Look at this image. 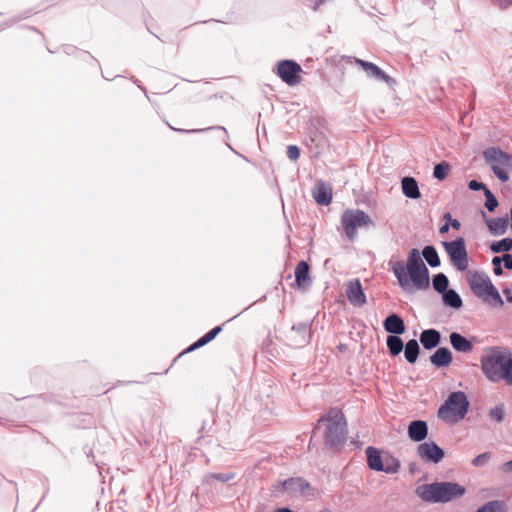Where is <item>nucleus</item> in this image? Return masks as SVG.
I'll return each instance as SVG.
<instances>
[{
	"label": "nucleus",
	"instance_id": "18",
	"mask_svg": "<svg viewBox=\"0 0 512 512\" xmlns=\"http://www.w3.org/2000/svg\"><path fill=\"white\" fill-rule=\"evenodd\" d=\"M450 343L453 349L460 353H470L472 352L474 346L472 341L468 340L461 334L457 332H452L449 336Z\"/></svg>",
	"mask_w": 512,
	"mask_h": 512
},
{
	"label": "nucleus",
	"instance_id": "24",
	"mask_svg": "<svg viewBox=\"0 0 512 512\" xmlns=\"http://www.w3.org/2000/svg\"><path fill=\"white\" fill-rule=\"evenodd\" d=\"M486 224L489 228V231L493 235H502L506 232L507 226H508V219L507 218H492L487 219Z\"/></svg>",
	"mask_w": 512,
	"mask_h": 512
},
{
	"label": "nucleus",
	"instance_id": "27",
	"mask_svg": "<svg viewBox=\"0 0 512 512\" xmlns=\"http://www.w3.org/2000/svg\"><path fill=\"white\" fill-rule=\"evenodd\" d=\"M235 478V473H208L203 477V485H212L213 480H217L223 483L229 482Z\"/></svg>",
	"mask_w": 512,
	"mask_h": 512
},
{
	"label": "nucleus",
	"instance_id": "31",
	"mask_svg": "<svg viewBox=\"0 0 512 512\" xmlns=\"http://www.w3.org/2000/svg\"><path fill=\"white\" fill-rule=\"evenodd\" d=\"M422 255L431 267H438L440 265L438 253L433 246L424 247Z\"/></svg>",
	"mask_w": 512,
	"mask_h": 512
},
{
	"label": "nucleus",
	"instance_id": "45",
	"mask_svg": "<svg viewBox=\"0 0 512 512\" xmlns=\"http://www.w3.org/2000/svg\"><path fill=\"white\" fill-rule=\"evenodd\" d=\"M502 260L504 262L505 268L508 270H512V255L505 254Z\"/></svg>",
	"mask_w": 512,
	"mask_h": 512
},
{
	"label": "nucleus",
	"instance_id": "21",
	"mask_svg": "<svg viewBox=\"0 0 512 512\" xmlns=\"http://www.w3.org/2000/svg\"><path fill=\"white\" fill-rule=\"evenodd\" d=\"M440 340V332L435 329L424 330L420 335V342L427 350L435 348L440 343Z\"/></svg>",
	"mask_w": 512,
	"mask_h": 512
},
{
	"label": "nucleus",
	"instance_id": "36",
	"mask_svg": "<svg viewBox=\"0 0 512 512\" xmlns=\"http://www.w3.org/2000/svg\"><path fill=\"white\" fill-rule=\"evenodd\" d=\"M484 194H485V198H486L485 207L491 212L494 211L495 208L498 206V201H497L496 197L493 195V193L489 189H485Z\"/></svg>",
	"mask_w": 512,
	"mask_h": 512
},
{
	"label": "nucleus",
	"instance_id": "57",
	"mask_svg": "<svg viewBox=\"0 0 512 512\" xmlns=\"http://www.w3.org/2000/svg\"><path fill=\"white\" fill-rule=\"evenodd\" d=\"M37 399H44L45 401L49 399L51 401V397L44 394L39 395Z\"/></svg>",
	"mask_w": 512,
	"mask_h": 512
},
{
	"label": "nucleus",
	"instance_id": "58",
	"mask_svg": "<svg viewBox=\"0 0 512 512\" xmlns=\"http://www.w3.org/2000/svg\"><path fill=\"white\" fill-rule=\"evenodd\" d=\"M318 512H331V510H329V509L325 508V509H322V510H320V511H318Z\"/></svg>",
	"mask_w": 512,
	"mask_h": 512
},
{
	"label": "nucleus",
	"instance_id": "34",
	"mask_svg": "<svg viewBox=\"0 0 512 512\" xmlns=\"http://www.w3.org/2000/svg\"><path fill=\"white\" fill-rule=\"evenodd\" d=\"M292 330L302 338V344L307 343L310 339V327L306 323H298L293 326Z\"/></svg>",
	"mask_w": 512,
	"mask_h": 512
},
{
	"label": "nucleus",
	"instance_id": "42",
	"mask_svg": "<svg viewBox=\"0 0 512 512\" xmlns=\"http://www.w3.org/2000/svg\"><path fill=\"white\" fill-rule=\"evenodd\" d=\"M501 261H502V259L500 257H494L492 259V264L494 266V273L498 276L502 275V273H503V270L501 268Z\"/></svg>",
	"mask_w": 512,
	"mask_h": 512
},
{
	"label": "nucleus",
	"instance_id": "15",
	"mask_svg": "<svg viewBox=\"0 0 512 512\" xmlns=\"http://www.w3.org/2000/svg\"><path fill=\"white\" fill-rule=\"evenodd\" d=\"M346 296L353 306L362 307L366 303V295L359 279H353L347 282Z\"/></svg>",
	"mask_w": 512,
	"mask_h": 512
},
{
	"label": "nucleus",
	"instance_id": "12",
	"mask_svg": "<svg viewBox=\"0 0 512 512\" xmlns=\"http://www.w3.org/2000/svg\"><path fill=\"white\" fill-rule=\"evenodd\" d=\"M301 66L293 60H281L277 64V75L289 86H295L301 82Z\"/></svg>",
	"mask_w": 512,
	"mask_h": 512
},
{
	"label": "nucleus",
	"instance_id": "60",
	"mask_svg": "<svg viewBox=\"0 0 512 512\" xmlns=\"http://www.w3.org/2000/svg\"><path fill=\"white\" fill-rule=\"evenodd\" d=\"M511 229H512V209H511Z\"/></svg>",
	"mask_w": 512,
	"mask_h": 512
},
{
	"label": "nucleus",
	"instance_id": "29",
	"mask_svg": "<svg viewBox=\"0 0 512 512\" xmlns=\"http://www.w3.org/2000/svg\"><path fill=\"white\" fill-rule=\"evenodd\" d=\"M419 344L415 339L409 340L405 345V358L409 363L416 362L419 355Z\"/></svg>",
	"mask_w": 512,
	"mask_h": 512
},
{
	"label": "nucleus",
	"instance_id": "59",
	"mask_svg": "<svg viewBox=\"0 0 512 512\" xmlns=\"http://www.w3.org/2000/svg\"><path fill=\"white\" fill-rule=\"evenodd\" d=\"M199 130H195V129H192V130H189L188 132H198Z\"/></svg>",
	"mask_w": 512,
	"mask_h": 512
},
{
	"label": "nucleus",
	"instance_id": "47",
	"mask_svg": "<svg viewBox=\"0 0 512 512\" xmlns=\"http://www.w3.org/2000/svg\"><path fill=\"white\" fill-rule=\"evenodd\" d=\"M92 420H93V418L90 415H86L82 424L78 425V427L88 428L92 424Z\"/></svg>",
	"mask_w": 512,
	"mask_h": 512
},
{
	"label": "nucleus",
	"instance_id": "35",
	"mask_svg": "<svg viewBox=\"0 0 512 512\" xmlns=\"http://www.w3.org/2000/svg\"><path fill=\"white\" fill-rule=\"evenodd\" d=\"M450 166L446 162H441L434 167L433 176L438 180H444L449 172Z\"/></svg>",
	"mask_w": 512,
	"mask_h": 512
},
{
	"label": "nucleus",
	"instance_id": "49",
	"mask_svg": "<svg viewBox=\"0 0 512 512\" xmlns=\"http://www.w3.org/2000/svg\"><path fill=\"white\" fill-rule=\"evenodd\" d=\"M449 225H451V227L455 230H458L460 229V222L457 220V219H452L450 222H449Z\"/></svg>",
	"mask_w": 512,
	"mask_h": 512
},
{
	"label": "nucleus",
	"instance_id": "8",
	"mask_svg": "<svg viewBox=\"0 0 512 512\" xmlns=\"http://www.w3.org/2000/svg\"><path fill=\"white\" fill-rule=\"evenodd\" d=\"M341 224L348 239L353 241L357 236V228L373 225V222L363 210L347 209L342 214Z\"/></svg>",
	"mask_w": 512,
	"mask_h": 512
},
{
	"label": "nucleus",
	"instance_id": "23",
	"mask_svg": "<svg viewBox=\"0 0 512 512\" xmlns=\"http://www.w3.org/2000/svg\"><path fill=\"white\" fill-rule=\"evenodd\" d=\"M403 194L410 199H418L421 196L418 183L413 177H404L401 181Z\"/></svg>",
	"mask_w": 512,
	"mask_h": 512
},
{
	"label": "nucleus",
	"instance_id": "26",
	"mask_svg": "<svg viewBox=\"0 0 512 512\" xmlns=\"http://www.w3.org/2000/svg\"><path fill=\"white\" fill-rule=\"evenodd\" d=\"M222 331L221 326H216L215 328L211 329L208 333H206L204 336H202L200 339H198L195 343H193L187 351H193L195 349H198L210 341H212L220 332Z\"/></svg>",
	"mask_w": 512,
	"mask_h": 512
},
{
	"label": "nucleus",
	"instance_id": "13",
	"mask_svg": "<svg viewBox=\"0 0 512 512\" xmlns=\"http://www.w3.org/2000/svg\"><path fill=\"white\" fill-rule=\"evenodd\" d=\"M417 455L427 463H439L444 458V450L435 442H425L417 447Z\"/></svg>",
	"mask_w": 512,
	"mask_h": 512
},
{
	"label": "nucleus",
	"instance_id": "52",
	"mask_svg": "<svg viewBox=\"0 0 512 512\" xmlns=\"http://www.w3.org/2000/svg\"><path fill=\"white\" fill-rule=\"evenodd\" d=\"M502 469L505 471V472H509L512 470V460L511 461H508L506 463L503 464L502 466Z\"/></svg>",
	"mask_w": 512,
	"mask_h": 512
},
{
	"label": "nucleus",
	"instance_id": "46",
	"mask_svg": "<svg viewBox=\"0 0 512 512\" xmlns=\"http://www.w3.org/2000/svg\"><path fill=\"white\" fill-rule=\"evenodd\" d=\"M80 50H78L75 46H72V45H66L64 47V52L67 54V55H73L75 54V56L78 54Z\"/></svg>",
	"mask_w": 512,
	"mask_h": 512
},
{
	"label": "nucleus",
	"instance_id": "28",
	"mask_svg": "<svg viewBox=\"0 0 512 512\" xmlns=\"http://www.w3.org/2000/svg\"><path fill=\"white\" fill-rule=\"evenodd\" d=\"M475 512H508V506L502 500H492L482 505Z\"/></svg>",
	"mask_w": 512,
	"mask_h": 512
},
{
	"label": "nucleus",
	"instance_id": "39",
	"mask_svg": "<svg viewBox=\"0 0 512 512\" xmlns=\"http://www.w3.org/2000/svg\"><path fill=\"white\" fill-rule=\"evenodd\" d=\"M286 154L290 160L296 161L300 157V149L296 145H289Z\"/></svg>",
	"mask_w": 512,
	"mask_h": 512
},
{
	"label": "nucleus",
	"instance_id": "30",
	"mask_svg": "<svg viewBox=\"0 0 512 512\" xmlns=\"http://www.w3.org/2000/svg\"><path fill=\"white\" fill-rule=\"evenodd\" d=\"M432 285L434 290L440 294H443L449 290V280L443 273H438L433 277Z\"/></svg>",
	"mask_w": 512,
	"mask_h": 512
},
{
	"label": "nucleus",
	"instance_id": "56",
	"mask_svg": "<svg viewBox=\"0 0 512 512\" xmlns=\"http://www.w3.org/2000/svg\"><path fill=\"white\" fill-rule=\"evenodd\" d=\"M274 512H294V511L290 510L289 508H279V509H276Z\"/></svg>",
	"mask_w": 512,
	"mask_h": 512
},
{
	"label": "nucleus",
	"instance_id": "37",
	"mask_svg": "<svg viewBox=\"0 0 512 512\" xmlns=\"http://www.w3.org/2000/svg\"><path fill=\"white\" fill-rule=\"evenodd\" d=\"M490 458H491V454L489 452H485V453H482V454L476 456L472 460V464L475 467H482V466H485L488 463Z\"/></svg>",
	"mask_w": 512,
	"mask_h": 512
},
{
	"label": "nucleus",
	"instance_id": "16",
	"mask_svg": "<svg viewBox=\"0 0 512 512\" xmlns=\"http://www.w3.org/2000/svg\"><path fill=\"white\" fill-rule=\"evenodd\" d=\"M312 194L315 201L320 205H329L332 201V187L323 181L316 183Z\"/></svg>",
	"mask_w": 512,
	"mask_h": 512
},
{
	"label": "nucleus",
	"instance_id": "9",
	"mask_svg": "<svg viewBox=\"0 0 512 512\" xmlns=\"http://www.w3.org/2000/svg\"><path fill=\"white\" fill-rule=\"evenodd\" d=\"M443 246L450 258L451 263L459 270L465 271L468 268V255L465 241L459 237L450 242H443Z\"/></svg>",
	"mask_w": 512,
	"mask_h": 512
},
{
	"label": "nucleus",
	"instance_id": "14",
	"mask_svg": "<svg viewBox=\"0 0 512 512\" xmlns=\"http://www.w3.org/2000/svg\"><path fill=\"white\" fill-rule=\"evenodd\" d=\"M355 64L361 67L369 78L385 82L389 85L395 83L392 77H390L379 66L375 65L372 62L355 58Z\"/></svg>",
	"mask_w": 512,
	"mask_h": 512
},
{
	"label": "nucleus",
	"instance_id": "32",
	"mask_svg": "<svg viewBox=\"0 0 512 512\" xmlns=\"http://www.w3.org/2000/svg\"><path fill=\"white\" fill-rule=\"evenodd\" d=\"M387 347L393 356L398 355L403 350V341L397 335H389L387 337Z\"/></svg>",
	"mask_w": 512,
	"mask_h": 512
},
{
	"label": "nucleus",
	"instance_id": "43",
	"mask_svg": "<svg viewBox=\"0 0 512 512\" xmlns=\"http://www.w3.org/2000/svg\"><path fill=\"white\" fill-rule=\"evenodd\" d=\"M505 383L512 387V355L509 361L508 370L506 371Z\"/></svg>",
	"mask_w": 512,
	"mask_h": 512
},
{
	"label": "nucleus",
	"instance_id": "22",
	"mask_svg": "<svg viewBox=\"0 0 512 512\" xmlns=\"http://www.w3.org/2000/svg\"><path fill=\"white\" fill-rule=\"evenodd\" d=\"M452 353L448 348L441 347L430 357V361L436 367H446L452 362Z\"/></svg>",
	"mask_w": 512,
	"mask_h": 512
},
{
	"label": "nucleus",
	"instance_id": "54",
	"mask_svg": "<svg viewBox=\"0 0 512 512\" xmlns=\"http://www.w3.org/2000/svg\"><path fill=\"white\" fill-rule=\"evenodd\" d=\"M326 0H316L313 9L317 10Z\"/></svg>",
	"mask_w": 512,
	"mask_h": 512
},
{
	"label": "nucleus",
	"instance_id": "53",
	"mask_svg": "<svg viewBox=\"0 0 512 512\" xmlns=\"http://www.w3.org/2000/svg\"><path fill=\"white\" fill-rule=\"evenodd\" d=\"M449 226V223L444 224L443 226L440 227L439 232L441 234L447 233L449 231Z\"/></svg>",
	"mask_w": 512,
	"mask_h": 512
},
{
	"label": "nucleus",
	"instance_id": "25",
	"mask_svg": "<svg viewBox=\"0 0 512 512\" xmlns=\"http://www.w3.org/2000/svg\"><path fill=\"white\" fill-rule=\"evenodd\" d=\"M442 299L445 306L453 309H460L463 305L460 295L453 289H449L443 293Z\"/></svg>",
	"mask_w": 512,
	"mask_h": 512
},
{
	"label": "nucleus",
	"instance_id": "5",
	"mask_svg": "<svg viewBox=\"0 0 512 512\" xmlns=\"http://www.w3.org/2000/svg\"><path fill=\"white\" fill-rule=\"evenodd\" d=\"M326 423L324 433L325 444L330 447H338L345 443L347 423L344 415L338 410H331L325 417L319 419V424Z\"/></svg>",
	"mask_w": 512,
	"mask_h": 512
},
{
	"label": "nucleus",
	"instance_id": "17",
	"mask_svg": "<svg viewBox=\"0 0 512 512\" xmlns=\"http://www.w3.org/2000/svg\"><path fill=\"white\" fill-rule=\"evenodd\" d=\"M427 423L422 420L412 421L408 426L409 438L413 441L420 442L427 437Z\"/></svg>",
	"mask_w": 512,
	"mask_h": 512
},
{
	"label": "nucleus",
	"instance_id": "38",
	"mask_svg": "<svg viewBox=\"0 0 512 512\" xmlns=\"http://www.w3.org/2000/svg\"><path fill=\"white\" fill-rule=\"evenodd\" d=\"M490 417L497 422H502L504 419L505 411L503 405H498L490 410Z\"/></svg>",
	"mask_w": 512,
	"mask_h": 512
},
{
	"label": "nucleus",
	"instance_id": "48",
	"mask_svg": "<svg viewBox=\"0 0 512 512\" xmlns=\"http://www.w3.org/2000/svg\"><path fill=\"white\" fill-rule=\"evenodd\" d=\"M84 451H85V454L87 455V457H91L92 458V461L94 462L95 461V457H94V454H93V448L92 447H87L85 446L84 447Z\"/></svg>",
	"mask_w": 512,
	"mask_h": 512
},
{
	"label": "nucleus",
	"instance_id": "7",
	"mask_svg": "<svg viewBox=\"0 0 512 512\" xmlns=\"http://www.w3.org/2000/svg\"><path fill=\"white\" fill-rule=\"evenodd\" d=\"M483 156L497 178L502 182H507L512 170V156L496 147L487 148L483 152Z\"/></svg>",
	"mask_w": 512,
	"mask_h": 512
},
{
	"label": "nucleus",
	"instance_id": "1",
	"mask_svg": "<svg viewBox=\"0 0 512 512\" xmlns=\"http://www.w3.org/2000/svg\"><path fill=\"white\" fill-rule=\"evenodd\" d=\"M391 269L400 287L407 292H412L413 288L425 290L429 287V271L418 249L409 252L406 264L400 260L391 262Z\"/></svg>",
	"mask_w": 512,
	"mask_h": 512
},
{
	"label": "nucleus",
	"instance_id": "50",
	"mask_svg": "<svg viewBox=\"0 0 512 512\" xmlns=\"http://www.w3.org/2000/svg\"><path fill=\"white\" fill-rule=\"evenodd\" d=\"M49 493V487H46L45 489V492L43 494V496L41 497L40 501L38 502V504L35 506V508L33 509V511L37 510L38 507L41 505V503L43 502V500L45 499V497L47 496V494Z\"/></svg>",
	"mask_w": 512,
	"mask_h": 512
},
{
	"label": "nucleus",
	"instance_id": "3",
	"mask_svg": "<svg viewBox=\"0 0 512 512\" xmlns=\"http://www.w3.org/2000/svg\"><path fill=\"white\" fill-rule=\"evenodd\" d=\"M464 493L465 488L453 482H435L416 488V495L428 503H446L460 498Z\"/></svg>",
	"mask_w": 512,
	"mask_h": 512
},
{
	"label": "nucleus",
	"instance_id": "6",
	"mask_svg": "<svg viewBox=\"0 0 512 512\" xmlns=\"http://www.w3.org/2000/svg\"><path fill=\"white\" fill-rule=\"evenodd\" d=\"M469 401L462 391L452 392L438 409V417L447 423H457L465 418Z\"/></svg>",
	"mask_w": 512,
	"mask_h": 512
},
{
	"label": "nucleus",
	"instance_id": "33",
	"mask_svg": "<svg viewBox=\"0 0 512 512\" xmlns=\"http://www.w3.org/2000/svg\"><path fill=\"white\" fill-rule=\"evenodd\" d=\"M512 248V239L504 238L500 241L493 242L490 249L494 253L508 252Z\"/></svg>",
	"mask_w": 512,
	"mask_h": 512
},
{
	"label": "nucleus",
	"instance_id": "10",
	"mask_svg": "<svg viewBox=\"0 0 512 512\" xmlns=\"http://www.w3.org/2000/svg\"><path fill=\"white\" fill-rule=\"evenodd\" d=\"M366 455L368 466L372 470L395 473L400 468V463L396 458L389 457L384 462L379 450L374 447H368L366 449Z\"/></svg>",
	"mask_w": 512,
	"mask_h": 512
},
{
	"label": "nucleus",
	"instance_id": "40",
	"mask_svg": "<svg viewBox=\"0 0 512 512\" xmlns=\"http://www.w3.org/2000/svg\"><path fill=\"white\" fill-rule=\"evenodd\" d=\"M76 58L80 61L92 64V61L94 60V57L87 51H79L76 55Z\"/></svg>",
	"mask_w": 512,
	"mask_h": 512
},
{
	"label": "nucleus",
	"instance_id": "2",
	"mask_svg": "<svg viewBox=\"0 0 512 512\" xmlns=\"http://www.w3.org/2000/svg\"><path fill=\"white\" fill-rule=\"evenodd\" d=\"M511 354L507 348L491 347L481 357V370L489 381L505 382Z\"/></svg>",
	"mask_w": 512,
	"mask_h": 512
},
{
	"label": "nucleus",
	"instance_id": "51",
	"mask_svg": "<svg viewBox=\"0 0 512 512\" xmlns=\"http://www.w3.org/2000/svg\"><path fill=\"white\" fill-rule=\"evenodd\" d=\"M503 294L506 296L508 302L512 303V292L510 289H504Z\"/></svg>",
	"mask_w": 512,
	"mask_h": 512
},
{
	"label": "nucleus",
	"instance_id": "11",
	"mask_svg": "<svg viewBox=\"0 0 512 512\" xmlns=\"http://www.w3.org/2000/svg\"><path fill=\"white\" fill-rule=\"evenodd\" d=\"M279 487H281V491L286 492L291 496L313 497L315 495V489L307 480L301 477L289 478L281 481L279 482Z\"/></svg>",
	"mask_w": 512,
	"mask_h": 512
},
{
	"label": "nucleus",
	"instance_id": "4",
	"mask_svg": "<svg viewBox=\"0 0 512 512\" xmlns=\"http://www.w3.org/2000/svg\"><path fill=\"white\" fill-rule=\"evenodd\" d=\"M467 281L474 295L483 302L492 307H501L504 304L498 290L486 274L479 272L469 273Z\"/></svg>",
	"mask_w": 512,
	"mask_h": 512
},
{
	"label": "nucleus",
	"instance_id": "44",
	"mask_svg": "<svg viewBox=\"0 0 512 512\" xmlns=\"http://www.w3.org/2000/svg\"><path fill=\"white\" fill-rule=\"evenodd\" d=\"M495 4L502 10L509 8L512 5L511 0H495Z\"/></svg>",
	"mask_w": 512,
	"mask_h": 512
},
{
	"label": "nucleus",
	"instance_id": "41",
	"mask_svg": "<svg viewBox=\"0 0 512 512\" xmlns=\"http://www.w3.org/2000/svg\"><path fill=\"white\" fill-rule=\"evenodd\" d=\"M468 187H469V189H471L473 191H478V190L485 191V189H488L483 183L478 182L477 180H471L468 184Z\"/></svg>",
	"mask_w": 512,
	"mask_h": 512
},
{
	"label": "nucleus",
	"instance_id": "20",
	"mask_svg": "<svg viewBox=\"0 0 512 512\" xmlns=\"http://www.w3.org/2000/svg\"><path fill=\"white\" fill-rule=\"evenodd\" d=\"M384 328L387 332L400 335L405 332V324L397 314L389 315L384 321Z\"/></svg>",
	"mask_w": 512,
	"mask_h": 512
},
{
	"label": "nucleus",
	"instance_id": "19",
	"mask_svg": "<svg viewBox=\"0 0 512 512\" xmlns=\"http://www.w3.org/2000/svg\"><path fill=\"white\" fill-rule=\"evenodd\" d=\"M309 265L306 261H300L295 269V281L300 288H307L311 284Z\"/></svg>",
	"mask_w": 512,
	"mask_h": 512
},
{
	"label": "nucleus",
	"instance_id": "55",
	"mask_svg": "<svg viewBox=\"0 0 512 512\" xmlns=\"http://www.w3.org/2000/svg\"><path fill=\"white\" fill-rule=\"evenodd\" d=\"M444 219L447 220V223H449L452 220V216L449 212L444 214Z\"/></svg>",
	"mask_w": 512,
	"mask_h": 512
}]
</instances>
